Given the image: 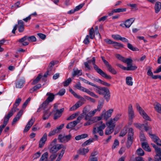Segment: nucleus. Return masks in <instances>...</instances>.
<instances>
[{"instance_id":"obj_1","label":"nucleus","mask_w":161,"mask_h":161,"mask_svg":"<svg viewBox=\"0 0 161 161\" xmlns=\"http://www.w3.org/2000/svg\"><path fill=\"white\" fill-rule=\"evenodd\" d=\"M69 91L75 97L80 99V101L77 102L75 105L69 108L70 111H72L75 110L79 107L82 106L84 104L83 102L85 101V100L83 97L76 93L72 89H69Z\"/></svg>"},{"instance_id":"obj_2","label":"nucleus","mask_w":161,"mask_h":161,"mask_svg":"<svg viewBox=\"0 0 161 161\" xmlns=\"http://www.w3.org/2000/svg\"><path fill=\"white\" fill-rule=\"evenodd\" d=\"M57 139L55 138L51 142L50 145L51 146L50 149V152L52 153H54L59 151L62 147H63V145L60 144H57Z\"/></svg>"},{"instance_id":"obj_3","label":"nucleus","mask_w":161,"mask_h":161,"mask_svg":"<svg viewBox=\"0 0 161 161\" xmlns=\"http://www.w3.org/2000/svg\"><path fill=\"white\" fill-rule=\"evenodd\" d=\"M95 60L96 59L95 57H93L92 59L91 60V62L93 65L94 69L96 70L97 72L103 77L108 79H111L112 78L111 76L107 75L101 69L99 68L98 66L95 64Z\"/></svg>"},{"instance_id":"obj_4","label":"nucleus","mask_w":161,"mask_h":161,"mask_svg":"<svg viewBox=\"0 0 161 161\" xmlns=\"http://www.w3.org/2000/svg\"><path fill=\"white\" fill-rule=\"evenodd\" d=\"M75 87L77 89L87 93L92 97H93L96 98H98V96L95 94L94 92L90 91L88 89L81 86V84L80 83L76 84L75 85Z\"/></svg>"},{"instance_id":"obj_5","label":"nucleus","mask_w":161,"mask_h":161,"mask_svg":"<svg viewBox=\"0 0 161 161\" xmlns=\"http://www.w3.org/2000/svg\"><path fill=\"white\" fill-rule=\"evenodd\" d=\"M134 131L133 129L130 128L129 130L127 142V147H129L132 144L133 139Z\"/></svg>"},{"instance_id":"obj_6","label":"nucleus","mask_w":161,"mask_h":161,"mask_svg":"<svg viewBox=\"0 0 161 161\" xmlns=\"http://www.w3.org/2000/svg\"><path fill=\"white\" fill-rule=\"evenodd\" d=\"M95 112L93 111L89 112L86 109H85L83 110L82 115L85 116V119L87 120V119H91L92 117L95 114Z\"/></svg>"},{"instance_id":"obj_7","label":"nucleus","mask_w":161,"mask_h":161,"mask_svg":"<svg viewBox=\"0 0 161 161\" xmlns=\"http://www.w3.org/2000/svg\"><path fill=\"white\" fill-rule=\"evenodd\" d=\"M112 121H109L107 123L108 127L106 128L105 132V134L109 135L112 133L114 130L115 125L112 123Z\"/></svg>"},{"instance_id":"obj_8","label":"nucleus","mask_w":161,"mask_h":161,"mask_svg":"<svg viewBox=\"0 0 161 161\" xmlns=\"http://www.w3.org/2000/svg\"><path fill=\"white\" fill-rule=\"evenodd\" d=\"M71 137V136L70 134L66 136L60 134L58 136V139L61 143H65L69 141Z\"/></svg>"},{"instance_id":"obj_9","label":"nucleus","mask_w":161,"mask_h":161,"mask_svg":"<svg viewBox=\"0 0 161 161\" xmlns=\"http://www.w3.org/2000/svg\"><path fill=\"white\" fill-rule=\"evenodd\" d=\"M128 113L129 120L130 122V124H131L133 121V119L135 117V114L132 105L131 104H129L128 106Z\"/></svg>"},{"instance_id":"obj_10","label":"nucleus","mask_w":161,"mask_h":161,"mask_svg":"<svg viewBox=\"0 0 161 161\" xmlns=\"http://www.w3.org/2000/svg\"><path fill=\"white\" fill-rule=\"evenodd\" d=\"M94 86L96 87L94 89V91L100 95H104L106 92H108V88L106 87H100L94 84Z\"/></svg>"},{"instance_id":"obj_11","label":"nucleus","mask_w":161,"mask_h":161,"mask_svg":"<svg viewBox=\"0 0 161 161\" xmlns=\"http://www.w3.org/2000/svg\"><path fill=\"white\" fill-rule=\"evenodd\" d=\"M136 108L137 110L139 111L140 114L142 115L144 119L147 120H151L149 117L145 112L144 110L141 107L138 103L136 104Z\"/></svg>"},{"instance_id":"obj_12","label":"nucleus","mask_w":161,"mask_h":161,"mask_svg":"<svg viewBox=\"0 0 161 161\" xmlns=\"http://www.w3.org/2000/svg\"><path fill=\"white\" fill-rule=\"evenodd\" d=\"M97 126L98 130V133L100 136L103 135V130L105 128V125L103 124L102 121H99L97 124Z\"/></svg>"},{"instance_id":"obj_13","label":"nucleus","mask_w":161,"mask_h":161,"mask_svg":"<svg viewBox=\"0 0 161 161\" xmlns=\"http://www.w3.org/2000/svg\"><path fill=\"white\" fill-rule=\"evenodd\" d=\"M25 82V80L24 78H22L17 80L15 82L16 87L18 88H21L23 86Z\"/></svg>"},{"instance_id":"obj_14","label":"nucleus","mask_w":161,"mask_h":161,"mask_svg":"<svg viewBox=\"0 0 161 161\" xmlns=\"http://www.w3.org/2000/svg\"><path fill=\"white\" fill-rule=\"evenodd\" d=\"M35 119L34 118H32L31 120L28 122L26 125L24 130V132H26L30 129L31 127L35 121Z\"/></svg>"},{"instance_id":"obj_15","label":"nucleus","mask_w":161,"mask_h":161,"mask_svg":"<svg viewBox=\"0 0 161 161\" xmlns=\"http://www.w3.org/2000/svg\"><path fill=\"white\" fill-rule=\"evenodd\" d=\"M47 139V134L45 133L43 135L39 141V147L40 148H42L44 146Z\"/></svg>"},{"instance_id":"obj_16","label":"nucleus","mask_w":161,"mask_h":161,"mask_svg":"<svg viewBox=\"0 0 161 161\" xmlns=\"http://www.w3.org/2000/svg\"><path fill=\"white\" fill-rule=\"evenodd\" d=\"M47 95L48 96V97L43 103L45 105L47 104L49 102H52L54 98V95L51 92H47Z\"/></svg>"},{"instance_id":"obj_17","label":"nucleus","mask_w":161,"mask_h":161,"mask_svg":"<svg viewBox=\"0 0 161 161\" xmlns=\"http://www.w3.org/2000/svg\"><path fill=\"white\" fill-rule=\"evenodd\" d=\"M24 23L22 20H18L17 26L18 31L19 32H23L24 30Z\"/></svg>"},{"instance_id":"obj_18","label":"nucleus","mask_w":161,"mask_h":161,"mask_svg":"<svg viewBox=\"0 0 161 161\" xmlns=\"http://www.w3.org/2000/svg\"><path fill=\"white\" fill-rule=\"evenodd\" d=\"M64 108H62L60 109H56V112L54 116V119L56 120L60 118L62 115V113L64 111Z\"/></svg>"},{"instance_id":"obj_19","label":"nucleus","mask_w":161,"mask_h":161,"mask_svg":"<svg viewBox=\"0 0 161 161\" xmlns=\"http://www.w3.org/2000/svg\"><path fill=\"white\" fill-rule=\"evenodd\" d=\"M135 18H131L126 20L124 22L125 23V27L127 28H129L132 23L135 21Z\"/></svg>"},{"instance_id":"obj_20","label":"nucleus","mask_w":161,"mask_h":161,"mask_svg":"<svg viewBox=\"0 0 161 161\" xmlns=\"http://www.w3.org/2000/svg\"><path fill=\"white\" fill-rule=\"evenodd\" d=\"M27 40L26 36H25L21 39H19L18 40V42L20 43V46H26L28 45L29 43L28 42H25Z\"/></svg>"},{"instance_id":"obj_21","label":"nucleus","mask_w":161,"mask_h":161,"mask_svg":"<svg viewBox=\"0 0 161 161\" xmlns=\"http://www.w3.org/2000/svg\"><path fill=\"white\" fill-rule=\"evenodd\" d=\"M113 109H110L106 112H105V111H103V113H104V119L106 120H107L108 118L111 116L112 113L113 112Z\"/></svg>"},{"instance_id":"obj_22","label":"nucleus","mask_w":161,"mask_h":161,"mask_svg":"<svg viewBox=\"0 0 161 161\" xmlns=\"http://www.w3.org/2000/svg\"><path fill=\"white\" fill-rule=\"evenodd\" d=\"M43 114L42 119L43 120H45L48 119L52 113L49 112V110H45L43 111Z\"/></svg>"},{"instance_id":"obj_23","label":"nucleus","mask_w":161,"mask_h":161,"mask_svg":"<svg viewBox=\"0 0 161 161\" xmlns=\"http://www.w3.org/2000/svg\"><path fill=\"white\" fill-rule=\"evenodd\" d=\"M104 104L103 101H98L97 108L93 110V111L96 113L97 111L99 112L101 111L103 105Z\"/></svg>"},{"instance_id":"obj_24","label":"nucleus","mask_w":161,"mask_h":161,"mask_svg":"<svg viewBox=\"0 0 161 161\" xmlns=\"http://www.w3.org/2000/svg\"><path fill=\"white\" fill-rule=\"evenodd\" d=\"M155 110L159 113L161 114V105L159 103L156 102L154 104Z\"/></svg>"},{"instance_id":"obj_25","label":"nucleus","mask_w":161,"mask_h":161,"mask_svg":"<svg viewBox=\"0 0 161 161\" xmlns=\"http://www.w3.org/2000/svg\"><path fill=\"white\" fill-rule=\"evenodd\" d=\"M89 151L88 148H81L78 151V153L80 155H85Z\"/></svg>"},{"instance_id":"obj_26","label":"nucleus","mask_w":161,"mask_h":161,"mask_svg":"<svg viewBox=\"0 0 161 161\" xmlns=\"http://www.w3.org/2000/svg\"><path fill=\"white\" fill-rule=\"evenodd\" d=\"M48 152H46L43 153L41 158H40L39 161H48Z\"/></svg>"},{"instance_id":"obj_27","label":"nucleus","mask_w":161,"mask_h":161,"mask_svg":"<svg viewBox=\"0 0 161 161\" xmlns=\"http://www.w3.org/2000/svg\"><path fill=\"white\" fill-rule=\"evenodd\" d=\"M155 12L158 13L160 10L161 8V3L159 2H157L155 6Z\"/></svg>"},{"instance_id":"obj_28","label":"nucleus","mask_w":161,"mask_h":161,"mask_svg":"<svg viewBox=\"0 0 161 161\" xmlns=\"http://www.w3.org/2000/svg\"><path fill=\"white\" fill-rule=\"evenodd\" d=\"M142 148L146 151L148 152L151 151V149L148 144L146 142H143L142 144Z\"/></svg>"},{"instance_id":"obj_29","label":"nucleus","mask_w":161,"mask_h":161,"mask_svg":"<svg viewBox=\"0 0 161 161\" xmlns=\"http://www.w3.org/2000/svg\"><path fill=\"white\" fill-rule=\"evenodd\" d=\"M77 125V122L74 121L69 123L66 126V128L68 129H72Z\"/></svg>"},{"instance_id":"obj_30","label":"nucleus","mask_w":161,"mask_h":161,"mask_svg":"<svg viewBox=\"0 0 161 161\" xmlns=\"http://www.w3.org/2000/svg\"><path fill=\"white\" fill-rule=\"evenodd\" d=\"M82 74V70H78L77 69L74 70L72 73V75L73 77L78 75V76L81 75Z\"/></svg>"},{"instance_id":"obj_31","label":"nucleus","mask_w":161,"mask_h":161,"mask_svg":"<svg viewBox=\"0 0 161 161\" xmlns=\"http://www.w3.org/2000/svg\"><path fill=\"white\" fill-rule=\"evenodd\" d=\"M121 116V114H118L115 116L114 119H110L109 121H112V123H113L114 125H115V123L119 119Z\"/></svg>"},{"instance_id":"obj_32","label":"nucleus","mask_w":161,"mask_h":161,"mask_svg":"<svg viewBox=\"0 0 161 161\" xmlns=\"http://www.w3.org/2000/svg\"><path fill=\"white\" fill-rule=\"evenodd\" d=\"M132 78L131 76H127L126 78V83L127 85L131 86L133 85Z\"/></svg>"},{"instance_id":"obj_33","label":"nucleus","mask_w":161,"mask_h":161,"mask_svg":"<svg viewBox=\"0 0 161 161\" xmlns=\"http://www.w3.org/2000/svg\"><path fill=\"white\" fill-rule=\"evenodd\" d=\"M88 136L87 134H84L81 135H78L75 136V138L76 140H79L82 139H84L87 137Z\"/></svg>"},{"instance_id":"obj_34","label":"nucleus","mask_w":161,"mask_h":161,"mask_svg":"<svg viewBox=\"0 0 161 161\" xmlns=\"http://www.w3.org/2000/svg\"><path fill=\"white\" fill-rule=\"evenodd\" d=\"M95 119V118L93 117L91 119H87V121L84 124V126H86L92 124L94 122Z\"/></svg>"},{"instance_id":"obj_35","label":"nucleus","mask_w":161,"mask_h":161,"mask_svg":"<svg viewBox=\"0 0 161 161\" xmlns=\"http://www.w3.org/2000/svg\"><path fill=\"white\" fill-rule=\"evenodd\" d=\"M17 110L15 109L14 108H12L9 113L5 116L9 119L16 112Z\"/></svg>"},{"instance_id":"obj_36","label":"nucleus","mask_w":161,"mask_h":161,"mask_svg":"<svg viewBox=\"0 0 161 161\" xmlns=\"http://www.w3.org/2000/svg\"><path fill=\"white\" fill-rule=\"evenodd\" d=\"M89 36L91 39H93L95 37L94 31L93 28L92 27L89 31Z\"/></svg>"},{"instance_id":"obj_37","label":"nucleus","mask_w":161,"mask_h":161,"mask_svg":"<svg viewBox=\"0 0 161 161\" xmlns=\"http://www.w3.org/2000/svg\"><path fill=\"white\" fill-rule=\"evenodd\" d=\"M21 101V98H18V99H16L14 103V104L13 105V108H15V109L16 110H17V107L19 105V103H20V102Z\"/></svg>"},{"instance_id":"obj_38","label":"nucleus","mask_w":161,"mask_h":161,"mask_svg":"<svg viewBox=\"0 0 161 161\" xmlns=\"http://www.w3.org/2000/svg\"><path fill=\"white\" fill-rule=\"evenodd\" d=\"M27 40L30 42H35L36 41V38L34 36H26Z\"/></svg>"},{"instance_id":"obj_39","label":"nucleus","mask_w":161,"mask_h":161,"mask_svg":"<svg viewBox=\"0 0 161 161\" xmlns=\"http://www.w3.org/2000/svg\"><path fill=\"white\" fill-rule=\"evenodd\" d=\"M104 97L105 98L107 102H108L110 99V95L109 90L108 89V92H106L104 93Z\"/></svg>"},{"instance_id":"obj_40","label":"nucleus","mask_w":161,"mask_h":161,"mask_svg":"<svg viewBox=\"0 0 161 161\" xmlns=\"http://www.w3.org/2000/svg\"><path fill=\"white\" fill-rule=\"evenodd\" d=\"M113 44H114V47L117 49L123 47V45L122 44L117 42H114Z\"/></svg>"},{"instance_id":"obj_41","label":"nucleus","mask_w":161,"mask_h":161,"mask_svg":"<svg viewBox=\"0 0 161 161\" xmlns=\"http://www.w3.org/2000/svg\"><path fill=\"white\" fill-rule=\"evenodd\" d=\"M42 75L40 74H39L36 79L34 80L32 83V84L34 85L37 83L41 78Z\"/></svg>"},{"instance_id":"obj_42","label":"nucleus","mask_w":161,"mask_h":161,"mask_svg":"<svg viewBox=\"0 0 161 161\" xmlns=\"http://www.w3.org/2000/svg\"><path fill=\"white\" fill-rule=\"evenodd\" d=\"M132 62V60L130 58H124L123 62L126 63L127 65V66L131 64Z\"/></svg>"},{"instance_id":"obj_43","label":"nucleus","mask_w":161,"mask_h":161,"mask_svg":"<svg viewBox=\"0 0 161 161\" xmlns=\"http://www.w3.org/2000/svg\"><path fill=\"white\" fill-rule=\"evenodd\" d=\"M94 139L93 138H92V139H89L86 141L85 142L83 143L82 144V146H85L86 145H89L91 143L93 142L94 141Z\"/></svg>"},{"instance_id":"obj_44","label":"nucleus","mask_w":161,"mask_h":161,"mask_svg":"<svg viewBox=\"0 0 161 161\" xmlns=\"http://www.w3.org/2000/svg\"><path fill=\"white\" fill-rule=\"evenodd\" d=\"M126 10V9L125 8H118L113 10V12L114 13H119L125 12Z\"/></svg>"},{"instance_id":"obj_45","label":"nucleus","mask_w":161,"mask_h":161,"mask_svg":"<svg viewBox=\"0 0 161 161\" xmlns=\"http://www.w3.org/2000/svg\"><path fill=\"white\" fill-rule=\"evenodd\" d=\"M137 68V67L136 66H133L131 64L128 66L126 67L127 70H136Z\"/></svg>"},{"instance_id":"obj_46","label":"nucleus","mask_w":161,"mask_h":161,"mask_svg":"<svg viewBox=\"0 0 161 161\" xmlns=\"http://www.w3.org/2000/svg\"><path fill=\"white\" fill-rule=\"evenodd\" d=\"M137 154L139 156H143L144 154L143 150L141 148H139L136 151Z\"/></svg>"},{"instance_id":"obj_47","label":"nucleus","mask_w":161,"mask_h":161,"mask_svg":"<svg viewBox=\"0 0 161 161\" xmlns=\"http://www.w3.org/2000/svg\"><path fill=\"white\" fill-rule=\"evenodd\" d=\"M71 81V79L70 78H69L65 81L63 83L64 86H67L70 84Z\"/></svg>"},{"instance_id":"obj_48","label":"nucleus","mask_w":161,"mask_h":161,"mask_svg":"<svg viewBox=\"0 0 161 161\" xmlns=\"http://www.w3.org/2000/svg\"><path fill=\"white\" fill-rule=\"evenodd\" d=\"M119 141L115 139L112 146V149H114L117 148V146H119Z\"/></svg>"},{"instance_id":"obj_49","label":"nucleus","mask_w":161,"mask_h":161,"mask_svg":"<svg viewBox=\"0 0 161 161\" xmlns=\"http://www.w3.org/2000/svg\"><path fill=\"white\" fill-rule=\"evenodd\" d=\"M78 115L77 113H75L72 114L67 119V120H69L73 119L75 118Z\"/></svg>"},{"instance_id":"obj_50","label":"nucleus","mask_w":161,"mask_h":161,"mask_svg":"<svg viewBox=\"0 0 161 161\" xmlns=\"http://www.w3.org/2000/svg\"><path fill=\"white\" fill-rule=\"evenodd\" d=\"M80 80L81 81H83L84 83H85L86 84L90 85L92 86H95L94 84H93L92 82H91L89 81H88L86 79H85L83 78H80Z\"/></svg>"},{"instance_id":"obj_51","label":"nucleus","mask_w":161,"mask_h":161,"mask_svg":"<svg viewBox=\"0 0 161 161\" xmlns=\"http://www.w3.org/2000/svg\"><path fill=\"white\" fill-rule=\"evenodd\" d=\"M134 125L136 128L140 130H141L142 127L144 125V124H140L137 123H134Z\"/></svg>"},{"instance_id":"obj_52","label":"nucleus","mask_w":161,"mask_h":161,"mask_svg":"<svg viewBox=\"0 0 161 161\" xmlns=\"http://www.w3.org/2000/svg\"><path fill=\"white\" fill-rule=\"evenodd\" d=\"M84 97L87 100L89 101L90 102L92 103H95L96 101V100L94 99L91 98L89 97L86 96H84Z\"/></svg>"},{"instance_id":"obj_53","label":"nucleus","mask_w":161,"mask_h":161,"mask_svg":"<svg viewBox=\"0 0 161 161\" xmlns=\"http://www.w3.org/2000/svg\"><path fill=\"white\" fill-rule=\"evenodd\" d=\"M66 147H64L63 145V147H62L61 148H62V150L61 151L60 153L59 154L58 156L59 157H60L61 158H62V157H63V156L64 153V152H65V150L66 149Z\"/></svg>"},{"instance_id":"obj_54","label":"nucleus","mask_w":161,"mask_h":161,"mask_svg":"<svg viewBox=\"0 0 161 161\" xmlns=\"http://www.w3.org/2000/svg\"><path fill=\"white\" fill-rule=\"evenodd\" d=\"M89 37V36L88 35H87L86 36L83 42L84 44H87L90 43Z\"/></svg>"},{"instance_id":"obj_55","label":"nucleus","mask_w":161,"mask_h":161,"mask_svg":"<svg viewBox=\"0 0 161 161\" xmlns=\"http://www.w3.org/2000/svg\"><path fill=\"white\" fill-rule=\"evenodd\" d=\"M127 133V130L126 128L124 129L121 130L119 136H123L125 135Z\"/></svg>"},{"instance_id":"obj_56","label":"nucleus","mask_w":161,"mask_h":161,"mask_svg":"<svg viewBox=\"0 0 161 161\" xmlns=\"http://www.w3.org/2000/svg\"><path fill=\"white\" fill-rule=\"evenodd\" d=\"M112 37L114 39L116 40H120L121 36L119 35H113L112 36Z\"/></svg>"},{"instance_id":"obj_57","label":"nucleus","mask_w":161,"mask_h":161,"mask_svg":"<svg viewBox=\"0 0 161 161\" xmlns=\"http://www.w3.org/2000/svg\"><path fill=\"white\" fill-rule=\"evenodd\" d=\"M9 119V118H7L6 116H5L3 124L2 125V126H3V127H5V126L6 125L8 122Z\"/></svg>"},{"instance_id":"obj_58","label":"nucleus","mask_w":161,"mask_h":161,"mask_svg":"<svg viewBox=\"0 0 161 161\" xmlns=\"http://www.w3.org/2000/svg\"><path fill=\"white\" fill-rule=\"evenodd\" d=\"M127 47L129 49L133 51H136L137 50V48L134 47L130 43H128Z\"/></svg>"},{"instance_id":"obj_59","label":"nucleus","mask_w":161,"mask_h":161,"mask_svg":"<svg viewBox=\"0 0 161 161\" xmlns=\"http://www.w3.org/2000/svg\"><path fill=\"white\" fill-rule=\"evenodd\" d=\"M58 132V131H57V129H54L53 130V131H50L48 135V136H51L54 135L56 133Z\"/></svg>"},{"instance_id":"obj_60","label":"nucleus","mask_w":161,"mask_h":161,"mask_svg":"<svg viewBox=\"0 0 161 161\" xmlns=\"http://www.w3.org/2000/svg\"><path fill=\"white\" fill-rule=\"evenodd\" d=\"M115 56L118 59H119V60L121 61L122 62L123 61H124V59L125 58L124 57L122 56L121 55L119 54H116L115 55Z\"/></svg>"},{"instance_id":"obj_61","label":"nucleus","mask_w":161,"mask_h":161,"mask_svg":"<svg viewBox=\"0 0 161 161\" xmlns=\"http://www.w3.org/2000/svg\"><path fill=\"white\" fill-rule=\"evenodd\" d=\"M41 154V153L40 152H37L33 155V157L34 159H36L39 158Z\"/></svg>"},{"instance_id":"obj_62","label":"nucleus","mask_w":161,"mask_h":161,"mask_svg":"<svg viewBox=\"0 0 161 161\" xmlns=\"http://www.w3.org/2000/svg\"><path fill=\"white\" fill-rule=\"evenodd\" d=\"M41 86V85L40 84H38L36 85V86H34L32 88V92H34L36 90L39 89Z\"/></svg>"},{"instance_id":"obj_63","label":"nucleus","mask_w":161,"mask_h":161,"mask_svg":"<svg viewBox=\"0 0 161 161\" xmlns=\"http://www.w3.org/2000/svg\"><path fill=\"white\" fill-rule=\"evenodd\" d=\"M65 92V90L64 89H62L60 90L58 93V95L60 96L63 95Z\"/></svg>"},{"instance_id":"obj_64","label":"nucleus","mask_w":161,"mask_h":161,"mask_svg":"<svg viewBox=\"0 0 161 161\" xmlns=\"http://www.w3.org/2000/svg\"><path fill=\"white\" fill-rule=\"evenodd\" d=\"M155 150L157 153V154L156 155L161 156V148L158 147L157 148H156Z\"/></svg>"}]
</instances>
